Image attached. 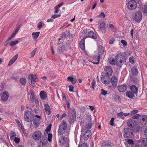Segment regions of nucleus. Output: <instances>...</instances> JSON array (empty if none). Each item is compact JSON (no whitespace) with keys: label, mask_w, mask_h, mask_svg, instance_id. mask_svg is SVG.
Listing matches in <instances>:
<instances>
[{"label":"nucleus","mask_w":147,"mask_h":147,"mask_svg":"<svg viewBox=\"0 0 147 147\" xmlns=\"http://www.w3.org/2000/svg\"><path fill=\"white\" fill-rule=\"evenodd\" d=\"M41 137V132L39 131H35L32 136L33 139L36 140H38Z\"/></svg>","instance_id":"9d476101"},{"label":"nucleus","mask_w":147,"mask_h":147,"mask_svg":"<svg viewBox=\"0 0 147 147\" xmlns=\"http://www.w3.org/2000/svg\"><path fill=\"white\" fill-rule=\"evenodd\" d=\"M117 115L120 118H121L123 119H124L125 118L123 116V115H124L123 114V112H121L118 113L117 114Z\"/></svg>","instance_id":"79ce46f5"},{"label":"nucleus","mask_w":147,"mask_h":147,"mask_svg":"<svg viewBox=\"0 0 147 147\" xmlns=\"http://www.w3.org/2000/svg\"><path fill=\"white\" fill-rule=\"evenodd\" d=\"M28 79L30 81H34L36 82H38L37 76L35 74H29L28 76Z\"/></svg>","instance_id":"f8f14e48"},{"label":"nucleus","mask_w":147,"mask_h":147,"mask_svg":"<svg viewBox=\"0 0 147 147\" xmlns=\"http://www.w3.org/2000/svg\"><path fill=\"white\" fill-rule=\"evenodd\" d=\"M52 138V135L51 134H48V140L49 142H51V141Z\"/></svg>","instance_id":"c03bdc74"},{"label":"nucleus","mask_w":147,"mask_h":147,"mask_svg":"<svg viewBox=\"0 0 147 147\" xmlns=\"http://www.w3.org/2000/svg\"><path fill=\"white\" fill-rule=\"evenodd\" d=\"M67 127V124L66 122L65 121L63 120L62 121V123L60 124L59 126L58 131L59 134L61 136L64 134H66L65 136L66 137L68 136L69 133L67 132L65 133Z\"/></svg>","instance_id":"f257e3e1"},{"label":"nucleus","mask_w":147,"mask_h":147,"mask_svg":"<svg viewBox=\"0 0 147 147\" xmlns=\"http://www.w3.org/2000/svg\"><path fill=\"white\" fill-rule=\"evenodd\" d=\"M126 143H125V145L126 146L128 147V144L131 145V147H140V140L138 142V143L136 144L134 142V141L131 139L126 140Z\"/></svg>","instance_id":"39448f33"},{"label":"nucleus","mask_w":147,"mask_h":147,"mask_svg":"<svg viewBox=\"0 0 147 147\" xmlns=\"http://www.w3.org/2000/svg\"><path fill=\"white\" fill-rule=\"evenodd\" d=\"M140 116V115L139 114H136L132 117V119H138Z\"/></svg>","instance_id":"8fccbe9b"},{"label":"nucleus","mask_w":147,"mask_h":147,"mask_svg":"<svg viewBox=\"0 0 147 147\" xmlns=\"http://www.w3.org/2000/svg\"><path fill=\"white\" fill-rule=\"evenodd\" d=\"M105 74L109 76H111L113 74V71L111 67L108 66L104 68Z\"/></svg>","instance_id":"6e6552de"},{"label":"nucleus","mask_w":147,"mask_h":147,"mask_svg":"<svg viewBox=\"0 0 147 147\" xmlns=\"http://www.w3.org/2000/svg\"><path fill=\"white\" fill-rule=\"evenodd\" d=\"M105 26L106 24L105 23L103 22L102 23L100 24L98 26V28L101 30L102 29L104 28L103 32L105 33L106 32ZM102 32H103V31H102Z\"/></svg>","instance_id":"2f4dec72"},{"label":"nucleus","mask_w":147,"mask_h":147,"mask_svg":"<svg viewBox=\"0 0 147 147\" xmlns=\"http://www.w3.org/2000/svg\"><path fill=\"white\" fill-rule=\"evenodd\" d=\"M66 35L67 36H68L69 37H71L72 38L73 37V35L71 34L69 32H68L66 34Z\"/></svg>","instance_id":"0e129e2a"},{"label":"nucleus","mask_w":147,"mask_h":147,"mask_svg":"<svg viewBox=\"0 0 147 147\" xmlns=\"http://www.w3.org/2000/svg\"><path fill=\"white\" fill-rule=\"evenodd\" d=\"M84 42L85 39L83 38L81 40L79 43L80 48L82 50L85 49Z\"/></svg>","instance_id":"7c9ffc66"},{"label":"nucleus","mask_w":147,"mask_h":147,"mask_svg":"<svg viewBox=\"0 0 147 147\" xmlns=\"http://www.w3.org/2000/svg\"><path fill=\"white\" fill-rule=\"evenodd\" d=\"M89 37L91 38L94 39H96L97 38L96 34L92 31H90L88 33Z\"/></svg>","instance_id":"b1692460"},{"label":"nucleus","mask_w":147,"mask_h":147,"mask_svg":"<svg viewBox=\"0 0 147 147\" xmlns=\"http://www.w3.org/2000/svg\"><path fill=\"white\" fill-rule=\"evenodd\" d=\"M20 82L22 85H25L26 83V79L25 78H21L20 80Z\"/></svg>","instance_id":"72a5a7b5"},{"label":"nucleus","mask_w":147,"mask_h":147,"mask_svg":"<svg viewBox=\"0 0 147 147\" xmlns=\"http://www.w3.org/2000/svg\"><path fill=\"white\" fill-rule=\"evenodd\" d=\"M81 147H88V146L86 143H84L82 144Z\"/></svg>","instance_id":"338daca9"},{"label":"nucleus","mask_w":147,"mask_h":147,"mask_svg":"<svg viewBox=\"0 0 147 147\" xmlns=\"http://www.w3.org/2000/svg\"><path fill=\"white\" fill-rule=\"evenodd\" d=\"M9 98V93L6 91H5L3 92L1 96V100L3 102H5L7 101Z\"/></svg>","instance_id":"ddd939ff"},{"label":"nucleus","mask_w":147,"mask_h":147,"mask_svg":"<svg viewBox=\"0 0 147 147\" xmlns=\"http://www.w3.org/2000/svg\"><path fill=\"white\" fill-rule=\"evenodd\" d=\"M107 94V92L105 91L103 89L101 90V94L104 96H105Z\"/></svg>","instance_id":"37998d69"},{"label":"nucleus","mask_w":147,"mask_h":147,"mask_svg":"<svg viewBox=\"0 0 147 147\" xmlns=\"http://www.w3.org/2000/svg\"><path fill=\"white\" fill-rule=\"evenodd\" d=\"M51 128V125L50 124L47 127L45 130L46 132L48 133L50 131Z\"/></svg>","instance_id":"49530a36"},{"label":"nucleus","mask_w":147,"mask_h":147,"mask_svg":"<svg viewBox=\"0 0 147 147\" xmlns=\"http://www.w3.org/2000/svg\"><path fill=\"white\" fill-rule=\"evenodd\" d=\"M103 78H101V81L105 84H109L111 82L110 78L109 77L107 78V80H105Z\"/></svg>","instance_id":"393cba45"},{"label":"nucleus","mask_w":147,"mask_h":147,"mask_svg":"<svg viewBox=\"0 0 147 147\" xmlns=\"http://www.w3.org/2000/svg\"><path fill=\"white\" fill-rule=\"evenodd\" d=\"M134 120H133L132 119H130L127 123V126L131 127H133L134 126Z\"/></svg>","instance_id":"473e14b6"},{"label":"nucleus","mask_w":147,"mask_h":147,"mask_svg":"<svg viewBox=\"0 0 147 147\" xmlns=\"http://www.w3.org/2000/svg\"><path fill=\"white\" fill-rule=\"evenodd\" d=\"M86 131H85V132L84 133V135H89V137H90V136L91 134V131L89 130H86Z\"/></svg>","instance_id":"ea45409f"},{"label":"nucleus","mask_w":147,"mask_h":147,"mask_svg":"<svg viewBox=\"0 0 147 147\" xmlns=\"http://www.w3.org/2000/svg\"><path fill=\"white\" fill-rule=\"evenodd\" d=\"M57 44L58 45V53L59 54H61L64 52L65 49V46L62 43H59Z\"/></svg>","instance_id":"9b49d317"},{"label":"nucleus","mask_w":147,"mask_h":147,"mask_svg":"<svg viewBox=\"0 0 147 147\" xmlns=\"http://www.w3.org/2000/svg\"><path fill=\"white\" fill-rule=\"evenodd\" d=\"M110 63L112 65H115L116 64V62L115 61V59H112L110 61Z\"/></svg>","instance_id":"de8ad7c7"},{"label":"nucleus","mask_w":147,"mask_h":147,"mask_svg":"<svg viewBox=\"0 0 147 147\" xmlns=\"http://www.w3.org/2000/svg\"><path fill=\"white\" fill-rule=\"evenodd\" d=\"M29 94L30 96L29 101L30 103L33 102L35 99L34 93L33 91H31L30 92Z\"/></svg>","instance_id":"bb28decb"},{"label":"nucleus","mask_w":147,"mask_h":147,"mask_svg":"<svg viewBox=\"0 0 147 147\" xmlns=\"http://www.w3.org/2000/svg\"><path fill=\"white\" fill-rule=\"evenodd\" d=\"M89 135H84V134L82 136V138L84 139V140H88L89 137Z\"/></svg>","instance_id":"5fc2aeb1"},{"label":"nucleus","mask_w":147,"mask_h":147,"mask_svg":"<svg viewBox=\"0 0 147 147\" xmlns=\"http://www.w3.org/2000/svg\"><path fill=\"white\" fill-rule=\"evenodd\" d=\"M138 112V110H137L136 109L132 111L131 112V115H133L137 113Z\"/></svg>","instance_id":"13d9d810"},{"label":"nucleus","mask_w":147,"mask_h":147,"mask_svg":"<svg viewBox=\"0 0 147 147\" xmlns=\"http://www.w3.org/2000/svg\"><path fill=\"white\" fill-rule=\"evenodd\" d=\"M130 90L135 94L138 93V88L135 85H132L130 87Z\"/></svg>","instance_id":"a211bd4d"},{"label":"nucleus","mask_w":147,"mask_h":147,"mask_svg":"<svg viewBox=\"0 0 147 147\" xmlns=\"http://www.w3.org/2000/svg\"><path fill=\"white\" fill-rule=\"evenodd\" d=\"M34 116L31 112L27 110L26 112H25L24 118L26 121L31 122L33 120Z\"/></svg>","instance_id":"20e7f679"},{"label":"nucleus","mask_w":147,"mask_h":147,"mask_svg":"<svg viewBox=\"0 0 147 147\" xmlns=\"http://www.w3.org/2000/svg\"><path fill=\"white\" fill-rule=\"evenodd\" d=\"M67 80L71 82L74 84L77 82L76 78L75 76H69L67 78Z\"/></svg>","instance_id":"dca6fc26"},{"label":"nucleus","mask_w":147,"mask_h":147,"mask_svg":"<svg viewBox=\"0 0 147 147\" xmlns=\"http://www.w3.org/2000/svg\"><path fill=\"white\" fill-rule=\"evenodd\" d=\"M137 6V3L134 0L130 1L127 3V7L129 9L131 10L135 9Z\"/></svg>","instance_id":"0eeeda50"},{"label":"nucleus","mask_w":147,"mask_h":147,"mask_svg":"<svg viewBox=\"0 0 147 147\" xmlns=\"http://www.w3.org/2000/svg\"><path fill=\"white\" fill-rule=\"evenodd\" d=\"M42 22H40L38 24L37 28L39 29H41L42 27Z\"/></svg>","instance_id":"a18cd8bd"},{"label":"nucleus","mask_w":147,"mask_h":147,"mask_svg":"<svg viewBox=\"0 0 147 147\" xmlns=\"http://www.w3.org/2000/svg\"><path fill=\"white\" fill-rule=\"evenodd\" d=\"M95 84V82L94 81V80L92 82V86L91 87L92 88V89H94V87Z\"/></svg>","instance_id":"69168bd1"},{"label":"nucleus","mask_w":147,"mask_h":147,"mask_svg":"<svg viewBox=\"0 0 147 147\" xmlns=\"http://www.w3.org/2000/svg\"><path fill=\"white\" fill-rule=\"evenodd\" d=\"M69 88V90L70 92H73L74 91V87L73 86L70 85L68 86Z\"/></svg>","instance_id":"4d7b16f0"},{"label":"nucleus","mask_w":147,"mask_h":147,"mask_svg":"<svg viewBox=\"0 0 147 147\" xmlns=\"http://www.w3.org/2000/svg\"><path fill=\"white\" fill-rule=\"evenodd\" d=\"M37 50V48H35L34 50L32 51V52L31 53V54L32 55L31 56L32 57H34V55L36 52Z\"/></svg>","instance_id":"603ef678"},{"label":"nucleus","mask_w":147,"mask_h":147,"mask_svg":"<svg viewBox=\"0 0 147 147\" xmlns=\"http://www.w3.org/2000/svg\"><path fill=\"white\" fill-rule=\"evenodd\" d=\"M135 76H131L130 80L133 83H137L138 82V80L137 78L135 77Z\"/></svg>","instance_id":"c9c22d12"},{"label":"nucleus","mask_w":147,"mask_h":147,"mask_svg":"<svg viewBox=\"0 0 147 147\" xmlns=\"http://www.w3.org/2000/svg\"><path fill=\"white\" fill-rule=\"evenodd\" d=\"M76 119V116L69 115V118L68 119V121L70 123L72 124L74 123Z\"/></svg>","instance_id":"c756f323"},{"label":"nucleus","mask_w":147,"mask_h":147,"mask_svg":"<svg viewBox=\"0 0 147 147\" xmlns=\"http://www.w3.org/2000/svg\"><path fill=\"white\" fill-rule=\"evenodd\" d=\"M16 136V134L15 132L11 131L10 134V139L11 140L13 139L14 136Z\"/></svg>","instance_id":"58836bf2"},{"label":"nucleus","mask_w":147,"mask_h":147,"mask_svg":"<svg viewBox=\"0 0 147 147\" xmlns=\"http://www.w3.org/2000/svg\"><path fill=\"white\" fill-rule=\"evenodd\" d=\"M134 94H135L130 90L127 92L126 95L128 97L130 98H132L134 96Z\"/></svg>","instance_id":"cd10ccee"},{"label":"nucleus","mask_w":147,"mask_h":147,"mask_svg":"<svg viewBox=\"0 0 147 147\" xmlns=\"http://www.w3.org/2000/svg\"><path fill=\"white\" fill-rule=\"evenodd\" d=\"M54 8L55 9V11L54 12L55 13H57L59 11V9H58V8L56 7H55Z\"/></svg>","instance_id":"774afa93"},{"label":"nucleus","mask_w":147,"mask_h":147,"mask_svg":"<svg viewBox=\"0 0 147 147\" xmlns=\"http://www.w3.org/2000/svg\"><path fill=\"white\" fill-rule=\"evenodd\" d=\"M121 43L123 44L124 47H125L127 45V42L126 41L123 40H121Z\"/></svg>","instance_id":"864d4df0"},{"label":"nucleus","mask_w":147,"mask_h":147,"mask_svg":"<svg viewBox=\"0 0 147 147\" xmlns=\"http://www.w3.org/2000/svg\"><path fill=\"white\" fill-rule=\"evenodd\" d=\"M131 72L133 76H136L138 74V71L137 68L134 67L131 68Z\"/></svg>","instance_id":"6ab92c4d"},{"label":"nucleus","mask_w":147,"mask_h":147,"mask_svg":"<svg viewBox=\"0 0 147 147\" xmlns=\"http://www.w3.org/2000/svg\"><path fill=\"white\" fill-rule=\"evenodd\" d=\"M40 117L39 115H35V116H34L33 118V120L34 126L35 128H37L39 126L40 122Z\"/></svg>","instance_id":"423d86ee"},{"label":"nucleus","mask_w":147,"mask_h":147,"mask_svg":"<svg viewBox=\"0 0 147 147\" xmlns=\"http://www.w3.org/2000/svg\"><path fill=\"white\" fill-rule=\"evenodd\" d=\"M64 4V3L63 2H61L60 4H59L57 5L55 7H56L57 8H59L61 7V6L63 5Z\"/></svg>","instance_id":"e2e57ef3"},{"label":"nucleus","mask_w":147,"mask_h":147,"mask_svg":"<svg viewBox=\"0 0 147 147\" xmlns=\"http://www.w3.org/2000/svg\"><path fill=\"white\" fill-rule=\"evenodd\" d=\"M40 98L43 100H45L47 98V95L46 92L44 91H41L40 93Z\"/></svg>","instance_id":"4be33fe9"},{"label":"nucleus","mask_w":147,"mask_h":147,"mask_svg":"<svg viewBox=\"0 0 147 147\" xmlns=\"http://www.w3.org/2000/svg\"><path fill=\"white\" fill-rule=\"evenodd\" d=\"M142 11L144 13H147V4L145 5L142 9Z\"/></svg>","instance_id":"a19ab883"},{"label":"nucleus","mask_w":147,"mask_h":147,"mask_svg":"<svg viewBox=\"0 0 147 147\" xmlns=\"http://www.w3.org/2000/svg\"><path fill=\"white\" fill-rule=\"evenodd\" d=\"M61 15H60L58 14H55L53 15L51 17V18H53L54 19H55L56 18H57L58 17H59Z\"/></svg>","instance_id":"3c124183"},{"label":"nucleus","mask_w":147,"mask_h":147,"mask_svg":"<svg viewBox=\"0 0 147 147\" xmlns=\"http://www.w3.org/2000/svg\"><path fill=\"white\" fill-rule=\"evenodd\" d=\"M18 42L19 41L18 40L12 41L9 43V45L11 47H13L17 44Z\"/></svg>","instance_id":"4c0bfd02"},{"label":"nucleus","mask_w":147,"mask_h":147,"mask_svg":"<svg viewBox=\"0 0 147 147\" xmlns=\"http://www.w3.org/2000/svg\"><path fill=\"white\" fill-rule=\"evenodd\" d=\"M127 86L126 84H123L121 85L118 86H117L118 89L119 91L122 92H125L127 90Z\"/></svg>","instance_id":"4468645a"},{"label":"nucleus","mask_w":147,"mask_h":147,"mask_svg":"<svg viewBox=\"0 0 147 147\" xmlns=\"http://www.w3.org/2000/svg\"><path fill=\"white\" fill-rule=\"evenodd\" d=\"M100 56L99 55V56H97V62H92V63L94 64H98L99 63V61H100Z\"/></svg>","instance_id":"052dcab7"},{"label":"nucleus","mask_w":147,"mask_h":147,"mask_svg":"<svg viewBox=\"0 0 147 147\" xmlns=\"http://www.w3.org/2000/svg\"><path fill=\"white\" fill-rule=\"evenodd\" d=\"M133 130L132 129L129 128L124 129V137L125 138H131L133 135Z\"/></svg>","instance_id":"7ed1b4c3"},{"label":"nucleus","mask_w":147,"mask_h":147,"mask_svg":"<svg viewBox=\"0 0 147 147\" xmlns=\"http://www.w3.org/2000/svg\"><path fill=\"white\" fill-rule=\"evenodd\" d=\"M129 62L131 64H134V60L133 57H130L129 59Z\"/></svg>","instance_id":"6e6d98bb"},{"label":"nucleus","mask_w":147,"mask_h":147,"mask_svg":"<svg viewBox=\"0 0 147 147\" xmlns=\"http://www.w3.org/2000/svg\"><path fill=\"white\" fill-rule=\"evenodd\" d=\"M111 82L113 86H117V79L115 76L112 77L111 79Z\"/></svg>","instance_id":"aec40b11"},{"label":"nucleus","mask_w":147,"mask_h":147,"mask_svg":"<svg viewBox=\"0 0 147 147\" xmlns=\"http://www.w3.org/2000/svg\"><path fill=\"white\" fill-rule=\"evenodd\" d=\"M40 33V32H34L32 34V36L34 39L38 38Z\"/></svg>","instance_id":"f704fd0d"},{"label":"nucleus","mask_w":147,"mask_h":147,"mask_svg":"<svg viewBox=\"0 0 147 147\" xmlns=\"http://www.w3.org/2000/svg\"><path fill=\"white\" fill-rule=\"evenodd\" d=\"M92 126V125L91 123H89L86 125V126L85 127H84L81 129V132H84L85 130H88L91 128Z\"/></svg>","instance_id":"c85d7f7f"},{"label":"nucleus","mask_w":147,"mask_h":147,"mask_svg":"<svg viewBox=\"0 0 147 147\" xmlns=\"http://www.w3.org/2000/svg\"><path fill=\"white\" fill-rule=\"evenodd\" d=\"M131 17L134 20L138 23L140 22L142 19V14L140 11H138L132 14Z\"/></svg>","instance_id":"f03ea898"},{"label":"nucleus","mask_w":147,"mask_h":147,"mask_svg":"<svg viewBox=\"0 0 147 147\" xmlns=\"http://www.w3.org/2000/svg\"><path fill=\"white\" fill-rule=\"evenodd\" d=\"M115 59L117 62L122 63L124 61V57L122 54L119 53L116 56Z\"/></svg>","instance_id":"1a4fd4ad"},{"label":"nucleus","mask_w":147,"mask_h":147,"mask_svg":"<svg viewBox=\"0 0 147 147\" xmlns=\"http://www.w3.org/2000/svg\"><path fill=\"white\" fill-rule=\"evenodd\" d=\"M114 119L113 118H112L110 121V125H114Z\"/></svg>","instance_id":"680f3d73"},{"label":"nucleus","mask_w":147,"mask_h":147,"mask_svg":"<svg viewBox=\"0 0 147 147\" xmlns=\"http://www.w3.org/2000/svg\"><path fill=\"white\" fill-rule=\"evenodd\" d=\"M98 56H99V55L100 57V55H102L104 54V49L103 47L102 46L99 45L98 46Z\"/></svg>","instance_id":"412c9836"},{"label":"nucleus","mask_w":147,"mask_h":147,"mask_svg":"<svg viewBox=\"0 0 147 147\" xmlns=\"http://www.w3.org/2000/svg\"><path fill=\"white\" fill-rule=\"evenodd\" d=\"M142 142L141 141H140V142L139 143V144H140V142H142V145L144 147H146L147 146V138H144L142 141ZM139 146H140L141 147H143L141 145H139Z\"/></svg>","instance_id":"a878e982"},{"label":"nucleus","mask_w":147,"mask_h":147,"mask_svg":"<svg viewBox=\"0 0 147 147\" xmlns=\"http://www.w3.org/2000/svg\"><path fill=\"white\" fill-rule=\"evenodd\" d=\"M14 140L16 143L18 144L20 142V139L18 138L15 137Z\"/></svg>","instance_id":"bf43d9fd"},{"label":"nucleus","mask_w":147,"mask_h":147,"mask_svg":"<svg viewBox=\"0 0 147 147\" xmlns=\"http://www.w3.org/2000/svg\"><path fill=\"white\" fill-rule=\"evenodd\" d=\"M45 110L46 113L48 115H49L51 114V111L50 107L49 105L48 104H45L44 105Z\"/></svg>","instance_id":"5701e85b"},{"label":"nucleus","mask_w":147,"mask_h":147,"mask_svg":"<svg viewBox=\"0 0 147 147\" xmlns=\"http://www.w3.org/2000/svg\"><path fill=\"white\" fill-rule=\"evenodd\" d=\"M66 140V138L65 136V135L61 136L59 138V145L62 146L65 143Z\"/></svg>","instance_id":"2eb2a0df"},{"label":"nucleus","mask_w":147,"mask_h":147,"mask_svg":"<svg viewBox=\"0 0 147 147\" xmlns=\"http://www.w3.org/2000/svg\"><path fill=\"white\" fill-rule=\"evenodd\" d=\"M101 17H102L103 18H104L105 17V15L103 12H101L100 15L97 16H96L97 18H100Z\"/></svg>","instance_id":"09e8293b"},{"label":"nucleus","mask_w":147,"mask_h":147,"mask_svg":"<svg viewBox=\"0 0 147 147\" xmlns=\"http://www.w3.org/2000/svg\"><path fill=\"white\" fill-rule=\"evenodd\" d=\"M68 111L70 113L69 115L74 116V115L76 116V112L75 110L74 109H70Z\"/></svg>","instance_id":"e433bc0d"},{"label":"nucleus","mask_w":147,"mask_h":147,"mask_svg":"<svg viewBox=\"0 0 147 147\" xmlns=\"http://www.w3.org/2000/svg\"><path fill=\"white\" fill-rule=\"evenodd\" d=\"M18 57V55L17 54L14 56L10 60L8 63V66H10L15 61Z\"/></svg>","instance_id":"f3484780"}]
</instances>
